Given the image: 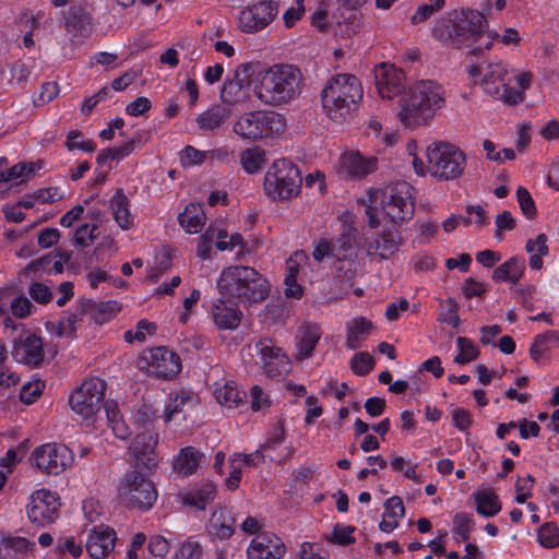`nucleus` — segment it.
Returning a JSON list of instances; mask_svg holds the SVG:
<instances>
[{
  "label": "nucleus",
  "instance_id": "1",
  "mask_svg": "<svg viewBox=\"0 0 559 559\" xmlns=\"http://www.w3.org/2000/svg\"><path fill=\"white\" fill-rule=\"evenodd\" d=\"M414 189L406 181H395L382 188H371L359 202L365 207L368 225L401 224L414 214Z\"/></svg>",
  "mask_w": 559,
  "mask_h": 559
},
{
  "label": "nucleus",
  "instance_id": "2",
  "mask_svg": "<svg viewBox=\"0 0 559 559\" xmlns=\"http://www.w3.org/2000/svg\"><path fill=\"white\" fill-rule=\"evenodd\" d=\"M444 91L431 80H419L403 92L397 99L396 117L407 129L428 124L443 106Z\"/></svg>",
  "mask_w": 559,
  "mask_h": 559
},
{
  "label": "nucleus",
  "instance_id": "3",
  "mask_svg": "<svg viewBox=\"0 0 559 559\" xmlns=\"http://www.w3.org/2000/svg\"><path fill=\"white\" fill-rule=\"evenodd\" d=\"M302 74L292 64H273L259 70L253 76V93L266 106L283 107L299 97Z\"/></svg>",
  "mask_w": 559,
  "mask_h": 559
},
{
  "label": "nucleus",
  "instance_id": "4",
  "mask_svg": "<svg viewBox=\"0 0 559 559\" xmlns=\"http://www.w3.org/2000/svg\"><path fill=\"white\" fill-rule=\"evenodd\" d=\"M320 96L324 116L335 124H343L354 116L364 90L355 75L342 73L328 81Z\"/></svg>",
  "mask_w": 559,
  "mask_h": 559
},
{
  "label": "nucleus",
  "instance_id": "5",
  "mask_svg": "<svg viewBox=\"0 0 559 559\" xmlns=\"http://www.w3.org/2000/svg\"><path fill=\"white\" fill-rule=\"evenodd\" d=\"M487 28L485 13L469 8H460L447 13V19L436 23L432 35L438 40L452 46H460L469 40H477Z\"/></svg>",
  "mask_w": 559,
  "mask_h": 559
},
{
  "label": "nucleus",
  "instance_id": "6",
  "mask_svg": "<svg viewBox=\"0 0 559 559\" xmlns=\"http://www.w3.org/2000/svg\"><path fill=\"white\" fill-rule=\"evenodd\" d=\"M217 287L224 296L235 297L243 304L260 302L269 294L266 280L254 269L243 265L224 269Z\"/></svg>",
  "mask_w": 559,
  "mask_h": 559
},
{
  "label": "nucleus",
  "instance_id": "7",
  "mask_svg": "<svg viewBox=\"0 0 559 559\" xmlns=\"http://www.w3.org/2000/svg\"><path fill=\"white\" fill-rule=\"evenodd\" d=\"M298 167L287 158L275 159L263 177V192L272 201H287L296 198L301 188Z\"/></svg>",
  "mask_w": 559,
  "mask_h": 559
},
{
  "label": "nucleus",
  "instance_id": "8",
  "mask_svg": "<svg viewBox=\"0 0 559 559\" xmlns=\"http://www.w3.org/2000/svg\"><path fill=\"white\" fill-rule=\"evenodd\" d=\"M499 82L495 95L506 106H518L525 99V92L531 87L533 74L515 70L501 61L491 63V83Z\"/></svg>",
  "mask_w": 559,
  "mask_h": 559
},
{
  "label": "nucleus",
  "instance_id": "9",
  "mask_svg": "<svg viewBox=\"0 0 559 559\" xmlns=\"http://www.w3.org/2000/svg\"><path fill=\"white\" fill-rule=\"evenodd\" d=\"M426 170L438 180H452L460 177L465 168L463 151L449 142H436L426 150Z\"/></svg>",
  "mask_w": 559,
  "mask_h": 559
},
{
  "label": "nucleus",
  "instance_id": "10",
  "mask_svg": "<svg viewBox=\"0 0 559 559\" xmlns=\"http://www.w3.org/2000/svg\"><path fill=\"white\" fill-rule=\"evenodd\" d=\"M119 497L131 508L148 510L157 499V491L148 476L134 468L124 474L119 488Z\"/></svg>",
  "mask_w": 559,
  "mask_h": 559
},
{
  "label": "nucleus",
  "instance_id": "11",
  "mask_svg": "<svg viewBox=\"0 0 559 559\" xmlns=\"http://www.w3.org/2000/svg\"><path fill=\"white\" fill-rule=\"evenodd\" d=\"M105 390L106 383L102 379H86L69 396L72 412L83 420H92L103 405Z\"/></svg>",
  "mask_w": 559,
  "mask_h": 559
},
{
  "label": "nucleus",
  "instance_id": "12",
  "mask_svg": "<svg viewBox=\"0 0 559 559\" xmlns=\"http://www.w3.org/2000/svg\"><path fill=\"white\" fill-rule=\"evenodd\" d=\"M136 366L145 373L158 379H173L181 370V359L166 347L146 348L136 359Z\"/></svg>",
  "mask_w": 559,
  "mask_h": 559
},
{
  "label": "nucleus",
  "instance_id": "13",
  "mask_svg": "<svg viewBox=\"0 0 559 559\" xmlns=\"http://www.w3.org/2000/svg\"><path fill=\"white\" fill-rule=\"evenodd\" d=\"M29 460L41 473L59 475L73 466L74 454L62 443L48 442L35 448Z\"/></svg>",
  "mask_w": 559,
  "mask_h": 559
},
{
  "label": "nucleus",
  "instance_id": "14",
  "mask_svg": "<svg viewBox=\"0 0 559 559\" xmlns=\"http://www.w3.org/2000/svg\"><path fill=\"white\" fill-rule=\"evenodd\" d=\"M61 507L57 492L46 488L33 491L26 506L28 520L38 526L51 524L59 516Z\"/></svg>",
  "mask_w": 559,
  "mask_h": 559
},
{
  "label": "nucleus",
  "instance_id": "15",
  "mask_svg": "<svg viewBox=\"0 0 559 559\" xmlns=\"http://www.w3.org/2000/svg\"><path fill=\"white\" fill-rule=\"evenodd\" d=\"M278 14V3L274 0H259L239 12V27L245 33H257L266 28Z\"/></svg>",
  "mask_w": 559,
  "mask_h": 559
},
{
  "label": "nucleus",
  "instance_id": "16",
  "mask_svg": "<svg viewBox=\"0 0 559 559\" xmlns=\"http://www.w3.org/2000/svg\"><path fill=\"white\" fill-rule=\"evenodd\" d=\"M404 242L401 233L396 229L377 231L366 239V254L376 262L392 260Z\"/></svg>",
  "mask_w": 559,
  "mask_h": 559
},
{
  "label": "nucleus",
  "instance_id": "17",
  "mask_svg": "<svg viewBox=\"0 0 559 559\" xmlns=\"http://www.w3.org/2000/svg\"><path fill=\"white\" fill-rule=\"evenodd\" d=\"M199 408H201V404L195 393L180 391L169 395L163 417L166 423L181 424L182 421L191 420L193 413Z\"/></svg>",
  "mask_w": 559,
  "mask_h": 559
},
{
  "label": "nucleus",
  "instance_id": "18",
  "mask_svg": "<svg viewBox=\"0 0 559 559\" xmlns=\"http://www.w3.org/2000/svg\"><path fill=\"white\" fill-rule=\"evenodd\" d=\"M264 372L271 378L283 377L290 370L289 358L275 346L270 338L261 340L255 345Z\"/></svg>",
  "mask_w": 559,
  "mask_h": 559
},
{
  "label": "nucleus",
  "instance_id": "19",
  "mask_svg": "<svg viewBox=\"0 0 559 559\" xmlns=\"http://www.w3.org/2000/svg\"><path fill=\"white\" fill-rule=\"evenodd\" d=\"M378 160L364 156L358 151H347L340 155L334 170L343 178H361L377 169Z\"/></svg>",
  "mask_w": 559,
  "mask_h": 559
},
{
  "label": "nucleus",
  "instance_id": "20",
  "mask_svg": "<svg viewBox=\"0 0 559 559\" xmlns=\"http://www.w3.org/2000/svg\"><path fill=\"white\" fill-rule=\"evenodd\" d=\"M285 552L284 542L272 532L255 535L247 548L248 559H282Z\"/></svg>",
  "mask_w": 559,
  "mask_h": 559
},
{
  "label": "nucleus",
  "instance_id": "21",
  "mask_svg": "<svg viewBox=\"0 0 559 559\" xmlns=\"http://www.w3.org/2000/svg\"><path fill=\"white\" fill-rule=\"evenodd\" d=\"M156 444V432L150 426H145L132 440L130 452L139 465H143L147 469H152L157 466L155 454Z\"/></svg>",
  "mask_w": 559,
  "mask_h": 559
},
{
  "label": "nucleus",
  "instance_id": "22",
  "mask_svg": "<svg viewBox=\"0 0 559 559\" xmlns=\"http://www.w3.org/2000/svg\"><path fill=\"white\" fill-rule=\"evenodd\" d=\"M378 92L382 98H393L403 94L405 74L393 64L383 63L376 69Z\"/></svg>",
  "mask_w": 559,
  "mask_h": 559
},
{
  "label": "nucleus",
  "instance_id": "23",
  "mask_svg": "<svg viewBox=\"0 0 559 559\" xmlns=\"http://www.w3.org/2000/svg\"><path fill=\"white\" fill-rule=\"evenodd\" d=\"M116 540V532L112 528L99 525L87 533L85 548L93 559H104L112 552Z\"/></svg>",
  "mask_w": 559,
  "mask_h": 559
},
{
  "label": "nucleus",
  "instance_id": "24",
  "mask_svg": "<svg viewBox=\"0 0 559 559\" xmlns=\"http://www.w3.org/2000/svg\"><path fill=\"white\" fill-rule=\"evenodd\" d=\"M12 354L20 364L38 366L44 359L43 341L34 334L28 335L14 344Z\"/></svg>",
  "mask_w": 559,
  "mask_h": 559
},
{
  "label": "nucleus",
  "instance_id": "25",
  "mask_svg": "<svg viewBox=\"0 0 559 559\" xmlns=\"http://www.w3.org/2000/svg\"><path fill=\"white\" fill-rule=\"evenodd\" d=\"M286 128L287 120L284 115L271 110H260L258 141L278 139L285 133Z\"/></svg>",
  "mask_w": 559,
  "mask_h": 559
},
{
  "label": "nucleus",
  "instance_id": "26",
  "mask_svg": "<svg viewBox=\"0 0 559 559\" xmlns=\"http://www.w3.org/2000/svg\"><path fill=\"white\" fill-rule=\"evenodd\" d=\"M205 455L193 447L182 448L173 460L175 473L189 476L195 474L205 464Z\"/></svg>",
  "mask_w": 559,
  "mask_h": 559
},
{
  "label": "nucleus",
  "instance_id": "27",
  "mask_svg": "<svg viewBox=\"0 0 559 559\" xmlns=\"http://www.w3.org/2000/svg\"><path fill=\"white\" fill-rule=\"evenodd\" d=\"M109 211L121 229L129 230L134 227V215L130 211V201L121 189L116 190L110 198Z\"/></svg>",
  "mask_w": 559,
  "mask_h": 559
},
{
  "label": "nucleus",
  "instance_id": "28",
  "mask_svg": "<svg viewBox=\"0 0 559 559\" xmlns=\"http://www.w3.org/2000/svg\"><path fill=\"white\" fill-rule=\"evenodd\" d=\"M213 319L219 329L234 330L241 320V312L234 302L219 299L213 307Z\"/></svg>",
  "mask_w": 559,
  "mask_h": 559
},
{
  "label": "nucleus",
  "instance_id": "29",
  "mask_svg": "<svg viewBox=\"0 0 559 559\" xmlns=\"http://www.w3.org/2000/svg\"><path fill=\"white\" fill-rule=\"evenodd\" d=\"M216 488L213 483H204L199 487L180 492L178 499L185 506L194 507L199 510H204L215 497Z\"/></svg>",
  "mask_w": 559,
  "mask_h": 559
},
{
  "label": "nucleus",
  "instance_id": "30",
  "mask_svg": "<svg viewBox=\"0 0 559 559\" xmlns=\"http://www.w3.org/2000/svg\"><path fill=\"white\" fill-rule=\"evenodd\" d=\"M383 507L384 512L379 528L389 534L399 527L400 521L405 516V508L402 499L397 496L386 499Z\"/></svg>",
  "mask_w": 559,
  "mask_h": 559
},
{
  "label": "nucleus",
  "instance_id": "31",
  "mask_svg": "<svg viewBox=\"0 0 559 559\" xmlns=\"http://www.w3.org/2000/svg\"><path fill=\"white\" fill-rule=\"evenodd\" d=\"M231 116L229 104H218L210 107L197 117L198 127L203 131L219 128Z\"/></svg>",
  "mask_w": 559,
  "mask_h": 559
},
{
  "label": "nucleus",
  "instance_id": "32",
  "mask_svg": "<svg viewBox=\"0 0 559 559\" xmlns=\"http://www.w3.org/2000/svg\"><path fill=\"white\" fill-rule=\"evenodd\" d=\"M346 346L356 349L370 335L373 325L371 321L364 317H357L346 322Z\"/></svg>",
  "mask_w": 559,
  "mask_h": 559
},
{
  "label": "nucleus",
  "instance_id": "33",
  "mask_svg": "<svg viewBox=\"0 0 559 559\" xmlns=\"http://www.w3.org/2000/svg\"><path fill=\"white\" fill-rule=\"evenodd\" d=\"M211 537L224 540L234 534V520L230 513L224 509L213 511L207 525Z\"/></svg>",
  "mask_w": 559,
  "mask_h": 559
},
{
  "label": "nucleus",
  "instance_id": "34",
  "mask_svg": "<svg viewBox=\"0 0 559 559\" xmlns=\"http://www.w3.org/2000/svg\"><path fill=\"white\" fill-rule=\"evenodd\" d=\"M34 544L20 536L0 537V559H23V555L32 551Z\"/></svg>",
  "mask_w": 559,
  "mask_h": 559
},
{
  "label": "nucleus",
  "instance_id": "35",
  "mask_svg": "<svg viewBox=\"0 0 559 559\" xmlns=\"http://www.w3.org/2000/svg\"><path fill=\"white\" fill-rule=\"evenodd\" d=\"M321 330L318 325H302L297 334V355L300 359L312 356V353L321 338Z\"/></svg>",
  "mask_w": 559,
  "mask_h": 559
},
{
  "label": "nucleus",
  "instance_id": "36",
  "mask_svg": "<svg viewBox=\"0 0 559 559\" xmlns=\"http://www.w3.org/2000/svg\"><path fill=\"white\" fill-rule=\"evenodd\" d=\"M206 223V215L201 204L190 203L179 215V224L188 234H198Z\"/></svg>",
  "mask_w": 559,
  "mask_h": 559
},
{
  "label": "nucleus",
  "instance_id": "37",
  "mask_svg": "<svg viewBox=\"0 0 559 559\" xmlns=\"http://www.w3.org/2000/svg\"><path fill=\"white\" fill-rule=\"evenodd\" d=\"M468 78L474 85H480L486 92V75L483 73L487 64V56L485 49L474 48L467 52Z\"/></svg>",
  "mask_w": 559,
  "mask_h": 559
},
{
  "label": "nucleus",
  "instance_id": "38",
  "mask_svg": "<svg viewBox=\"0 0 559 559\" xmlns=\"http://www.w3.org/2000/svg\"><path fill=\"white\" fill-rule=\"evenodd\" d=\"M260 110L247 111L239 116L233 126V131L246 141H258Z\"/></svg>",
  "mask_w": 559,
  "mask_h": 559
},
{
  "label": "nucleus",
  "instance_id": "39",
  "mask_svg": "<svg viewBox=\"0 0 559 559\" xmlns=\"http://www.w3.org/2000/svg\"><path fill=\"white\" fill-rule=\"evenodd\" d=\"M214 396L216 402L226 408H236L243 403V394L234 381L217 382Z\"/></svg>",
  "mask_w": 559,
  "mask_h": 559
},
{
  "label": "nucleus",
  "instance_id": "40",
  "mask_svg": "<svg viewBox=\"0 0 559 559\" xmlns=\"http://www.w3.org/2000/svg\"><path fill=\"white\" fill-rule=\"evenodd\" d=\"M525 270V261L522 257H512L500 266H498L491 277L496 282H507L515 284L522 277Z\"/></svg>",
  "mask_w": 559,
  "mask_h": 559
},
{
  "label": "nucleus",
  "instance_id": "41",
  "mask_svg": "<svg viewBox=\"0 0 559 559\" xmlns=\"http://www.w3.org/2000/svg\"><path fill=\"white\" fill-rule=\"evenodd\" d=\"M226 153L221 150L200 151L191 145H187L179 154L180 164L183 167H194L203 164L207 157L224 158Z\"/></svg>",
  "mask_w": 559,
  "mask_h": 559
},
{
  "label": "nucleus",
  "instance_id": "42",
  "mask_svg": "<svg viewBox=\"0 0 559 559\" xmlns=\"http://www.w3.org/2000/svg\"><path fill=\"white\" fill-rule=\"evenodd\" d=\"M356 240L357 229L352 225L344 226L341 235L334 239L335 251L337 252L338 260L350 258L354 254Z\"/></svg>",
  "mask_w": 559,
  "mask_h": 559
},
{
  "label": "nucleus",
  "instance_id": "43",
  "mask_svg": "<svg viewBox=\"0 0 559 559\" xmlns=\"http://www.w3.org/2000/svg\"><path fill=\"white\" fill-rule=\"evenodd\" d=\"M354 11L337 25L336 34L342 38H352L365 31L366 19L364 14L357 12V10Z\"/></svg>",
  "mask_w": 559,
  "mask_h": 559
},
{
  "label": "nucleus",
  "instance_id": "44",
  "mask_svg": "<svg viewBox=\"0 0 559 559\" xmlns=\"http://www.w3.org/2000/svg\"><path fill=\"white\" fill-rule=\"evenodd\" d=\"M104 407L114 435L119 439H127L130 433L129 427L120 415L118 404L115 401H108Z\"/></svg>",
  "mask_w": 559,
  "mask_h": 559
},
{
  "label": "nucleus",
  "instance_id": "45",
  "mask_svg": "<svg viewBox=\"0 0 559 559\" xmlns=\"http://www.w3.org/2000/svg\"><path fill=\"white\" fill-rule=\"evenodd\" d=\"M85 314L84 308H78L74 311H68L58 322V335L61 337L74 336L79 326L83 322Z\"/></svg>",
  "mask_w": 559,
  "mask_h": 559
},
{
  "label": "nucleus",
  "instance_id": "46",
  "mask_svg": "<svg viewBox=\"0 0 559 559\" xmlns=\"http://www.w3.org/2000/svg\"><path fill=\"white\" fill-rule=\"evenodd\" d=\"M265 162V153L260 147H249L240 153V165L247 174H257Z\"/></svg>",
  "mask_w": 559,
  "mask_h": 559
},
{
  "label": "nucleus",
  "instance_id": "47",
  "mask_svg": "<svg viewBox=\"0 0 559 559\" xmlns=\"http://www.w3.org/2000/svg\"><path fill=\"white\" fill-rule=\"evenodd\" d=\"M37 167L33 163H19L8 170L0 173V182H15L22 183L29 179V177L36 171Z\"/></svg>",
  "mask_w": 559,
  "mask_h": 559
},
{
  "label": "nucleus",
  "instance_id": "48",
  "mask_svg": "<svg viewBox=\"0 0 559 559\" xmlns=\"http://www.w3.org/2000/svg\"><path fill=\"white\" fill-rule=\"evenodd\" d=\"M134 141H129L120 146L103 150L98 153L96 162L99 167L107 166L109 160H120L134 151Z\"/></svg>",
  "mask_w": 559,
  "mask_h": 559
},
{
  "label": "nucleus",
  "instance_id": "49",
  "mask_svg": "<svg viewBox=\"0 0 559 559\" xmlns=\"http://www.w3.org/2000/svg\"><path fill=\"white\" fill-rule=\"evenodd\" d=\"M473 527L474 523L471 514L459 512L454 515L452 534L456 542H467Z\"/></svg>",
  "mask_w": 559,
  "mask_h": 559
},
{
  "label": "nucleus",
  "instance_id": "50",
  "mask_svg": "<svg viewBox=\"0 0 559 559\" xmlns=\"http://www.w3.org/2000/svg\"><path fill=\"white\" fill-rule=\"evenodd\" d=\"M445 5V0H429L417 7L411 16L412 24H420L430 19L435 13L441 11Z\"/></svg>",
  "mask_w": 559,
  "mask_h": 559
},
{
  "label": "nucleus",
  "instance_id": "51",
  "mask_svg": "<svg viewBox=\"0 0 559 559\" xmlns=\"http://www.w3.org/2000/svg\"><path fill=\"white\" fill-rule=\"evenodd\" d=\"M354 532V526L336 524L331 534L325 536V540L331 544L347 546L355 543Z\"/></svg>",
  "mask_w": 559,
  "mask_h": 559
},
{
  "label": "nucleus",
  "instance_id": "52",
  "mask_svg": "<svg viewBox=\"0 0 559 559\" xmlns=\"http://www.w3.org/2000/svg\"><path fill=\"white\" fill-rule=\"evenodd\" d=\"M155 331V323L150 322L146 319H142L138 322L135 330L126 331L123 337L127 343H143L146 341L147 336L153 335Z\"/></svg>",
  "mask_w": 559,
  "mask_h": 559
},
{
  "label": "nucleus",
  "instance_id": "53",
  "mask_svg": "<svg viewBox=\"0 0 559 559\" xmlns=\"http://www.w3.org/2000/svg\"><path fill=\"white\" fill-rule=\"evenodd\" d=\"M216 248L219 251H231L237 246L242 245V236L238 233L228 234L225 229L219 228L215 224Z\"/></svg>",
  "mask_w": 559,
  "mask_h": 559
},
{
  "label": "nucleus",
  "instance_id": "54",
  "mask_svg": "<svg viewBox=\"0 0 559 559\" xmlns=\"http://www.w3.org/2000/svg\"><path fill=\"white\" fill-rule=\"evenodd\" d=\"M251 69L250 63L239 64L234 72V79L226 83L222 88V96L230 95L235 90H241L248 80V73Z\"/></svg>",
  "mask_w": 559,
  "mask_h": 559
},
{
  "label": "nucleus",
  "instance_id": "55",
  "mask_svg": "<svg viewBox=\"0 0 559 559\" xmlns=\"http://www.w3.org/2000/svg\"><path fill=\"white\" fill-rule=\"evenodd\" d=\"M270 394L260 385L250 389V406L253 412L266 413L272 406Z\"/></svg>",
  "mask_w": 559,
  "mask_h": 559
},
{
  "label": "nucleus",
  "instance_id": "56",
  "mask_svg": "<svg viewBox=\"0 0 559 559\" xmlns=\"http://www.w3.org/2000/svg\"><path fill=\"white\" fill-rule=\"evenodd\" d=\"M306 14V0H293L282 15L286 28L294 27Z\"/></svg>",
  "mask_w": 559,
  "mask_h": 559
},
{
  "label": "nucleus",
  "instance_id": "57",
  "mask_svg": "<svg viewBox=\"0 0 559 559\" xmlns=\"http://www.w3.org/2000/svg\"><path fill=\"white\" fill-rule=\"evenodd\" d=\"M243 459H239L238 455H230L229 457V476L225 479V485L229 490H236L239 487V483L245 471Z\"/></svg>",
  "mask_w": 559,
  "mask_h": 559
},
{
  "label": "nucleus",
  "instance_id": "58",
  "mask_svg": "<svg viewBox=\"0 0 559 559\" xmlns=\"http://www.w3.org/2000/svg\"><path fill=\"white\" fill-rule=\"evenodd\" d=\"M349 365L354 373L365 376L373 369L374 360L369 353L359 352L350 358Z\"/></svg>",
  "mask_w": 559,
  "mask_h": 559
},
{
  "label": "nucleus",
  "instance_id": "59",
  "mask_svg": "<svg viewBox=\"0 0 559 559\" xmlns=\"http://www.w3.org/2000/svg\"><path fill=\"white\" fill-rule=\"evenodd\" d=\"M459 354L454 357V362L462 365L474 360L478 356L476 345L466 337H457Z\"/></svg>",
  "mask_w": 559,
  "mask_h": 559
},
{
  "label": "nucleus",
  "instance_id": "60",
  "mask_svg": "<svg viewBox=\"0 0 559 559\" xmlns=\"http://www.w3.org/2000/svg\"><path fill=\"white\" fill-rule=\"evenodd\" d=\"M313 258L318 262H321L322 260L326 258H336L337 259V252L335 251V243L334 238L330 237H322L318 241L314 242L313 247Z\"/></svg>",
  "mask_w": 559,
  "mask_h": 559
},
{
  "label": "nucleus",
  "instance_id": "61",
  "mask_svg": "<svg viewBox=\"0 0 559 559\" xmlns=\"http://www.w3.org/2000/svg\"><path fill=\"white\" fill-rule=\"evenodd\" d=\"M66 145L70 151L81 150L84 152H93L96 148L95 143L92 140L84 139L78 130H70L68 132Z\"/></svg>",
  "mask_w": 559,
  "mask_h": 559
},
{
  "label": "nucleus",
  "instance_id": "62",
  "mask_svg": "<svg viewBox=\"0 0 559 559\" xmlns=\"http://www.w3.org/2000/svg\"><path fill=\"white\" fill-rule=\"evenodd\" d=\"M538 540L546 548L557 547L559 545V528L551 523L542 525L538 530Z\"/></svg>",
  "mask_w": 559,
  "mask_h": 559
},
{
  "label": "nucleus",
  "instance_id": "63",
  "mask_svg": "<svg viewBox=\"0 0 559 559\" xmlns=\"http://www.w3.org/2000/svg\"><path fill=\"white\" fill-rule=\"evenodd\" d=\"M202 554L201 544L190 537L180 545L175 559H201Z\"/></svg>",
  "mask_w": 559,
  "mask_h": 559
},
{
  "label": "nucleus",
  "instance_id": "64",
  "mask_svg": "<svg viewBox=\"0 0 559 559\" xmlns=\"http://www.w3.org/2000/svg\"><path fill=\"white\" fill-rule=\"evenodd\" d=\"M45 384L41 380L35 379L25 383L20 393L21 401L25 404L34 403L43 393Z\"/></svg>",
  "mask_w": 559,
  "mask_h": 559
}]
</instances>
